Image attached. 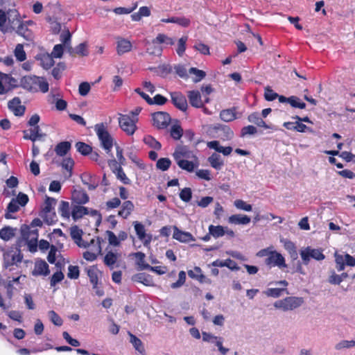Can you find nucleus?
<instances>
[{
    "label": "nucleus",
    "instance_id": "29",
    "mask_svg": "<svg viewBox=\"0 0 355 355\" xmlns=\"http://www.w3.org/2000/svg\"><path fill=\"white\" fill-rule=\"evenodd\" d=\"M228 222L235 225H248L250 223V218L247 215L234 214L229 217Z\"/></svg>",
    "mask_w": 355,
    "mask_h": 355
},
{
    "label": "nucleus",
    "instance_id": "34",
    "mask_svg": "<svg viewBox=\"0 0 355 355\" xmlns=\"http://www.w3.org/2000/svg\"><path fill=\"white\" fill-rule=\"evenodd\" d=\"M176 162L180 168L188 172H193L195 168L198 165L197 162L195 163L193 161H189L187 159H179L178 157L177 158Z\"/></svg>",
    "mask_w": 355,
    "mask_h": 355
},
{
    "label": "nucleus",
    "instance_id": "61",
    "mask_svg": "<svg viewBox=\"0 0 355 355\" xmlns=\"http://www.w3.org/2000/svg\"><path fill=\"white\" fill-rule=\"evenodd\" d=\"M176 73L182 78L187 79L189 76V71H187L184 66L178 64L174 67Z\"/></svg>",
    "mask_w": 355,
    "mask_h": 355
},
{
    "label": "nucleus",
    "instance_id": "47",
    "mask_svg": "<svg viewBox=\"0 0 355 355\" xmlns=\"http://www.w3.org/2000/svg\"><path fill=\"white\" fill-rule=\"evenodd\" d=\"M173 155L175 162H177L178 157L179 159H185L184 158L190 157L189 152L185 147H180L179 148H177L173 153Z\"/></svg>",
    "mask_w": 355,
    "mask_h": 355
},
{
    "label": "nucleus",
    "instance_id": "30",
    "mask_svg": "<svg viewBox=\"0 0 355 355\" xmlns=\"http://www.w3.org/2000/svg\"><path fill=\"white\" fill-rule=\"evenodd\" d=\"M80 178L83 183L87 186L89 190H94L98 187V182L95 180V177L90 173H85Z\"/></svg>",
    "mask_w": 355,
    "mask_h": 355
},
{
    "label": "nucleus",
    "instance_id": "9",
    "mask_svg": "<svg viewBox=\"0 0 355 355\" xmlns=\"http://www.w3.org/2000/svg\"><path fill=\"white\" fill-rule=\"evenodd\" d=\"M24 89H49V83L42 77L36 76L24 77Z\"/></svg>",
    "mask_w": 355,
    "mask_h": 355
},
{
    "label": "nucleus",
    "instance_id": "21",
    "mask_svg": "<svg viewBox=\"0 0 355 355\" xmlns=\"http://www.w3.org/2000/svg\"><path fill=\"white\" fill-rule=\"evenodd\" d=\"M134 227L138 238L143 241L144 245H148L151 241V236L146 235L144 225L135 221Z\"/></svg>",
    "mask_w": 355,
    "mask_h": 355
},
{
    "label": "nucleus",
    "instance_id": "59",
    "mask_svg": "<svg viewBox=\"0 0 355 355\" xmlns=\"http://www.w3.org/2000/svg\"><path fill=\"white\" fill-rule=\"evenodd\" d=\"M234 205L237 209L244 210L246 211H250L252 209V207L251 205L248 204L244 200H240V199L236 200L234 202Z\"/></svg>",
    "mask_w": 355,
    "mask_h": 355
},
{
    "label": "nucleus",
    "instance_id": "44",
    "mask_svg": "<svg viewBox=\"0 0 355 355\" xmlns=\"http://www.w3.org/2000/svg\"><path fill=\"white\" fill-rule=\"evenodd\" d=\"M14 55L19 62H23L26 59V53L24 49L23 44H17L14 51Z\"/></svg>",
    "mask_w": 355,
    "mask_h": 355
},
{
    "label": "nucleus",
    "instance_id": "48",
    "mask_svg": "<svg viewBox=\"0 0 355 355\" xmlns=\"http://www.w3.org/2000/svg\"><path fill=\"white\" fill-rule=\"evenodd\" d=\"M66 65L63 62H59L52 70V75L55 79L58 80L61 78L62 72L65 70Z\"/></svg>",
    "mask_w": 355,
    "mask_h": 355
},
{
    "label": "nucleus",
    "instance_id": "7",
    "mask_svg": "<svg viewBox=\"0 0 355 355\" xmlns=\"http://www.w3.org/2000/svg\"><path fill=\"white\" fill-rule=\"evenodd\" d=\"M71 217L74 221H76L86 215H91L92 216H98L101 218V215L98 211L89 209L80 205H71Z\"/></svg>",
    "mask_w": 355,
    "mask_h": 355
},
{
    "label": "nucleus",
    "instance_id": "14",
    "mask_svg": "<svg viewBox=\"0 0 355 355\" xmlns=\"http://www.w3.org/2000/svg\"><path fill=\"white\" fill-rule=\"evenodd\" d=\"M17 87V80L11 74L0 71V89H14Z\"/></svg>",
    "mask_w": 355,
    "mask_h": 355
},
{
    "label": "nucleus",
    "instance_id": "19",
    "mask_svg": "<svg viewBox=\"0 0 355 355\" xmlns=\"http://www.w3.org/2000/svg\"><path fill=\"white\" fill-rule=\"evenodd\" d=\"M171 100L173 105L182 111H186L188 107L186 98L180 92L171 93Z\"/></svg>",
    "mask_w": 355,
    "mask_h": 355
},
{
    "label": "nucleus",
    "instance_id": "26",
    "mask_svg": "<svg viewBox=\"0 0 355 355\" xmlns=\"http://www.w3.org/2000/svg\"><path fill=\"white\" fill-rule=\"evenodd\" d=\"M121 255L117 252L109 251L104 257V263L110 269H113L115 264L121 259Z\"/></svg>",
    "mask_w": 355,
    "mask_h": 355
},
{
    "label": "nucleus",
    "instance_id": "37",
    "mask_svg": "<svg viewBox=\"0 0 355 355\" xmlns=\"http://www.w3.org/2000/svg\"><path fill=\"white\" fill-rule=\"evenodd\" d=\"M17 229L9 226L3 227L0 230V238L3 241H9L15 236Z\"/></svg>",
    "mask_w": 355,
    "mask_h": 355
},
{
    "label": "nucleus",
    "instance_id": "28",
    "mask_svg": "<svg viewBox=\"0 0 355 355\" xmlns=\"http://www.w3.org/2000/svg\"><path fill=\"white\" fill-rule=\"evenodd\" d=\"M149 69L162 78L167 77L173 71L172 67L168 64H160L157 67H150Z\"/></svg>",
    "mask_w": 355,
    "mask_h": 355
},
{
    "label": "nucleus",
    "instance_id": "31",
    "mask_svg": "<svg viewBox=\"0 0 355 355\" xmlns=\"http://www.w3.org/2000/svg\"><path fill=\"white\" fill-rule=\"evenodd\" d=\"M134 207L135 206L131 201L126 200L123 203L118 215L123 218H127L134 210Z\"/></svg>",
    "mask_w": 355,
    "mask_h": 355
},
{
    "label": "nucleus",
    "instance_id": "23",
    "mask_svg": "<svg viewBox=\"0 0 355 355\" xmlns=\"http://www.w3.org/2000/svg\"><path fill=\"white\" fill-rule=\"evenodd\" d=\"M89 245H93L94 249L92 251H86L83 253V257L87 261H94L97 257V254L101 250V244L98 241H95L92 239L89 243Z\"/></svg>",
    "mask_w": 355,
    "mask_h": 355
},
{
    "label": "nucleus",
    "instance_id": "33",
    "mask_svg": "<svg viewBox=\"0 0 355 355\" xmlns=\"http://www.w3.org/2000/svg\"><path fill=\"white\" fill-rule=\"evenodd\" d=\"M248 121L256 124L259 127L264 128L266 129L271 128L270 125H267L265 121L261 119L258 112L250 114L248 117Z\"/></svg>",
    "mask_w": 355,
    "mask_h": 355
},
{
    "label": "nucleus",
    "instance_id": "38",
    "mask_svg": "<svg viewBox=\"0 0 355 355\" xmlns=\"http://www.w3.org/2000/svg\"><path fill=\"white\" fill-rule=\"evenodd\" d=\"M40 216L48 225H52L55 223L58 220L56 214L54 210L49 211H40Z\"/></svg>",
    "mask_w": 355,
    "mask_h": 355
},
{
    "label": "nucleus",
    "instance_id": "6",
    "mask_svg": "<svg viewBox=\"0 0 355 355\" xmlns=\"http://www.w3.org/2000/svg\"><path fill=\"white\" fill-rule=\"evenodd\" d=\"M22 259L23 254L17 248H12L3 254V263L6 267L17 265L21 262Z\"/></svg>",
    "mask_w": 355,
    "mask_h": 355
},
{
    "label": "nucleus",
    "instance_id": "51",
    "mask_svg": "<svg viewBox=\"0 0 355 355\" xmlns=\"http://www.w3.org/2000/svg\"><path fill=\"white\" fill-rule=\"evenodd\" d=\"M188 40L187 36H183L179 39L176 52L179 56H182L186 50V43Z\"/></svg>",
    "mask_w": 355,
    "mask_h": 355
},
{
    "label": "nucleus",
    "instance_id": "35",
    "mask_svg": "<svg viewBox=\"0 0 355 355\" xmlns=\"http://www.w3.org/2000/svg\"><path fill=\"white\" fill-rule=\"evenodd\" d=\"M87 273L89 278L90 282L93 285V288H96L98 284V275L100 271L97 267L93 266L87 269Z\"/></svg>",
    "mask_w": 355,
    "mask_h": 355
},
{
    "label": "nucleus",
    "instance_id": "62",
    "mask_svg": "<svg viewBox=\"0 0 355 355\" xmlns=\"http://www.w3.org/2000/svg\"><path fill=\"white\" fill-rule=\"evenodd\" d=\"M183 130L180 125H174L171 129V136L174 139H180L182 136Z\"/></svg>",
    "mask_w": 355,
    "mask_h": 355
},
{
    "label": "nucleus",
    "instance_id": "50",
    "mask_svg": "<svg viewBox=\"0 0 355 355\" xmlns=\"http://www.w3.org/2000/svg\"><path fill=\"white\" fill-rule=\"evenodd\" d=\"M286 291V293L288 294V292L286 291V288H268L266 291H265L263 293L265 295H266L268 297H279L282 295V293Z\"/></svg>",
    "mask_w": 355,
    "mask_h": 355
},
{
    "label": "nucleus",
    "instance_id": "52",
    "mask_svg": "<svg viewBox=\"0 0 355 355\" xmlns=\"http://www.w3.org/2000/svg\"><path fill=\"white\" fill-rule=\"evenodd\" d=\"M130 337V343L133 345L134 347L136 350L139 351V352L142 353L144 352V349L143 347V344L141 340L136 337L135 335L129 333Z\"/></svg>",
    "mask_w": 355,
    "mask_h": 355
},
{
    "label": "nucleus",
    "instance_id": "55",
    "mask_svg": "<svg viewBox=\"0 0 355 355\" xmlns=\"http://www.w3.org/2000/svg\"><path fill=\"white\" fill-rule=\"evenodd\" d=\"M171 162L168 158H160L157 160L156 166L157 168L164 171L169 168Z\"/></svg>",
    "mask_w": 355,
    "mask_h": 355
},
{
    "label": "nucleus",
    "instance_id": "16",
    "mask_svg": "<svg viewBox=\"0 0 355 355\" xmlns=\"http://www.w3.org/2000/svg\"><path fill=\"white\" fill-rule=\"evenodd\" d=\"M279 102L282 103H288L293 108H306V103L299 97L295 96H291L290 97L280 96Z\"/></svg>",
    "mask_w": 355,
    "mask_h": 355
},
{
    "label": "nucleus",
    "instance_id": "20",
    "mask_svg": "<svg viewBox=\"0 0 355 355\" xmlns=\"http://www.w3.org/2000/svg\"><path fill=\"white\" fill-rule=\"evenodd\" d=\"M173 237L175 240H178L182 243H189L190 241H194L195 238L193 236L188 232H184L179 230L176 226L173 227Z\"/></svg>",
    "mask_w": 355,
    "mask_h": 355
},
{
    "label": "nucleus",
    "instance_id": "1",
    "mask_svg": "<svg viewBox=\"0 0 355 355\" xmlns=\"http://www.w3.org/2000/svg\"><path fill=\"white\" fill-rule=\"evenodd\" d=\"M94 130L100 141L101 146L109 153L114 146V139L108 132L104 123H97L94 126Z\"/></svg>",
    "mask_w": 355,
    "mask_h": 355
},
{
    "label": "nucleus",
    "instance_id": "57",
    "mask_svg": "<svg viewBox=\"0 0 355 355\" xmlns=\"http://www.w3.org/2000/svg\"><path fill=\"white\" fill-rule=\"evenodd\" d=\"M334 257L337 270L343 271L345 269V256L336 252Z\"/></svg>",
    "mask_w": 355,
    "mask_h": 355
},
{
    "label": "nucleus",
    "instance_id": "41",
    "mask_svg": "<svg viewBox=\"0 0 355 355\" xmlns=\"http://www.w3.org/2000/svg\"><path fill=\"white\" fill-rule=\"evenodd\" d=\"M30 240L28 241V245L30 251L35 252L37 250V241L38 238L37 230H32L29 232Z\"/></svg>",
    "mask_w": 355,
    "mask_h": 355
},
{
    "label": "nucleus",
    "instance_id": "5",
    "mask_svg": "<svg viewBox=\"0 0 355 355\" xmlns=\"http://www.w3.org/2000/svg\"><path fill=\"white\" fill-rule=\"evenodd\" d=\"M300 254L304 265H308L311 258L317 261H322L325 258L321 249H315L309 246L301 250Z\"/></svg>",
    "mask_w": 355,
    "mask_h": 355
},
{
    "label": "nucleus",
    "instance_id": "43",
    "mask_svg": "<svg viewBox=\"0 0 355 355\" xmlns=\"http://www.w3.org/2000/svg\"><path fill=\"white\" fill-rule=\"evenodd\" d=\"M209 234L214 238L221 237L225 235L224 227L221 225H213L209 226Z\"/></svg>",
    "mask_w": 355,
    "mask_h": 355
},
{
    "label": "nucleus",
    "instance_id": "10",
    "mask_svg": "<svg viewBox=\"0 0 355 355\" xmlns=\"http://www.w3.org/2000/svg\"><path fill=\"white\" fill-rule=\"evenodd\" d=\"M265 263L270 267L277 266L281 269L287 267L285 258L277 251H272L270 254L269 257L266 259Z\"/></svg>",
    "mask_w": 355,
    "mask_h": 355
},
{
    "label": "nucleus",
    "instance_id": "12",
    "mask_svg": "<svg viewBox=\"0 0 355 355\" xmlns=\"http://www.w3.org/2000/svg\"><path fill=\"white\" fill-rule=\"evenodd\" d=\"M31 273L35 277H46L50 274L49 266L45 261L37 259L35 261L34 268Z\"/></svg>",
    "mask_w": 355,
    "mask_h": 355
},
{
    "label": "nucleus",
    "instance_id": "8",
    "mask_svg": "<svg viewBox=\"0 0 355 355\" xmlns=\"http://www.w3.org/2000/svg\"><path fill=\"white\" fill-rule=\"evenodd\" d=\"M10 26L12 29H16V33L23 37L28 42L33 41L34 34L31 30L28 28L27 25L24 23V21H21L20 19H17L12 21Z\"/></svg>",
    "mask_w": 355,
    "mask_h": 355
},
{
    "label": "nucleus",
    "instance_id": "46",
    "mask_svg": "<svg viewBox=\"0 0 355 355\" xmlns=\"http://www.w3.org/2000/svg\"><path fill=\"white\" fill-rule=\"evenodd\" d=\"M19 205L17 203V200H15V199L13 198L8 205L7 212L5 214V217L6 218H12V217L10 213H15L19 210Z\"/></svg>",
    "mask_w": 355,
    "mask_h": 355
},
{
    "label": "nucleus",
    "instance_id": "2",
    "mask_svg": "<svg viewBox=\"0 0 355 355\" xmlns=\"http://www.w3.org/2000/svg\"><path fill=\"white\" fill-rule=\"evenodd\" d=\"M304 302L303 297H287L284 299L276 301L274 303V306L284 311H288L300 307L303 304Z\"/></svg>",
    "mask_w": 355,
    "mask_h": 355
},
{
    "label": "nucleus",
    "instance_id": "45",
    "mask_svg": "<svg viewBox=\"0 0 355 355\" xmlns=\"http://www.w3.org/2000/svg\"><path fill=\"white\" fill-rule=\"evenodd\" d=\"M56 203V200L53 198L45 196V200L42 206L41 211H49L54 210V206Z\"/></svg>",
    "mask_w": 355,
    "mask_h": 355
},
{
    "label": "nucleus",
    "instance_id": "60",
    "mask_svg": "<svg viewBox=\"0 0 355 355\" xmlns=\"http://www.w3.org/2000/svg\"><path fill=\"white\" fill-rule=\"evenodd\" d=\"M192 197V191L190 188H184L181 190L180 193V199L186 202H188L191 200Z\"/></svg>",
    "mask_w": 355,
    "mask_h": 355
},
{
    "label": "nucleus",
    "instance_id": "15",
    "mask_svg": "<svg viewBox=\"0 0 355 355\" xmlns=\"http://www.w3.org/2000/svg\"><path fill=\"white\" fill-rule=\"evenodd\" d=\"M214 130L218 133V136L223 141L230 140L234 135L233 131L230 127L223 124H216Z\"/></svg>",
    "mask_w": 355,
    "mask_h": 355
},
{
    "label": "nucleus",
    "instance_id": "58",
    "mask_svg": "<svg viewBox=\"0 0 355 355\" xmlns=\"http://www.w3.org/2000/svg\"><path fill=\"white\" fill-rule=\"evenodd\" d=\"M116 177L120 180L124 184H130V180L126 176L121 166H119L116 171Z\"/></svg>",
    "mask_w": 355,
    "mask_h": 355
},
{
    "label": "nucleus",
    "instance_id": "17",
    "mask_svg": "<svg viewBox=\"0 0 355 355\" xmlns=\"http://www.w3.org/2000/svg\"><path fill=\"white\" fill-rule=\"evenodd\" d=\"M132 45L130 40L121 37H116V52L117 54L121 55L128 53L132 50Z\"/></svg>",
    "mask_w": 355,
    "mask_h": 355
},
{
    "label": "nucleus",
    "instance_id": "49",
    "mask_svg": "<svg viewBox=\"0 0 355 355\" xmlns=\"http://www.w3.org/2000/svg\"><path fill=\"white\" fill-rule=\"evenodd\" d=\"M144 142L149 147L155 150H159L162 147L161 144L150 135H147L144 138Z\"/></svg>",
    "mask_w": 355,
    "mask_h": 355
},
{
    "label": "nucleus",
    "instance_id": "25",
    "mask_svg": "<svg viewBox=\"0 0 355 355\" xmlns=\"http://www.w3.org/2000/svg\"><path fill=\"white\" fill-rule=\"evenodd\" d=\"M8 108L13 112L16 116H22L25 112V107L21 105V101L15 97L8 102Z\"/></svg>",
    "mask_w": 355,
    "mask_h": 355
},
{
    "label": "nucleus",
    "instance_id": "64",
    "mask_svg": "<svg viewBox=\"0 0 355 355\" xmlns=\"http://www.w3.org/2000/svg\"><path fill=\"white\" fill-rule=\"evenodd\" d=\"M48 315L51 321L56 326H61L63 323L62 318L54 311H50L48 313Z\"/></svg>",
    "mask_w": 355,
    "mask_h": 355
},
{
    "label": "nucleus",
    "instance_id": "18",
    "mask_svg": "<svg viewBox=\"0 0 355 355\" xmlns=\"http://www.w3.org/2000/svg\"><path fill=\"white\" fill-rule=\"evenodd\" d=\"M70 234L75 243L81 248L89 247V243L82 240L83 231L75 225L70 229Z\"/></svg>",
    "mask_w": 355,
    "mask_h": 355
},
{
    "label": "nucleus",
    "instance_id": "3",
    "mask_svg": "<svg viewBox=\"0 0 355 355\" xmlns=\"http://www.w3.org/2000/svg\"><path fill=\"white\" fill-rule=\"evenodd\" d=\"M212 90H191L188 97L190 103L196 107H201L209 102V95Z\"/></svg>",
    "mask_w": 355,
    "mask_h": 355
},
{
    "label": "nucleus",
    "instance_id": "4",
    "mask_svg": "<svg viewBox=\"0 0 355 355\" xmlns=\"http://www.w3.org/2000/svg\"><path fill=\"white\" fill-rule=\"evenodd\" d=\"M119 124L121 130L128 135H132L136 130L138 119H132L130 114H119Z\"/></svg>",
    "mask_w": 355,
    "mask_h": 355
},
{
    "label": "nucleus",
    "instance_id": "32",
    "mask_svg": "<svg viewBox=\"0 0 355 355\" xmlns=\"http://www.w3.org/2000/svg\"><path fill=\"white\" fill-rule=\"evenodd\" d=\"M189 76L193 83H198L204 79L206 76V72L203 70L198 69L196 67H191L189 69Z\"/></svg>",
    "mask_w": 355,
    "mask_h": 355
},
{
    "label": "nucleus",
    "instance_id": "53",
    "mask_svg": "<svg viewBox=\"0 0 355 355\" xmlns=\"http://www.w3.org/2000/svg\"><path fill=\"white\" fill-rule=\"evenodd\" d=\"M64 278V275L62 271H57L50 278L51 286L54 287L55 285L61 282Z\"/></svg>",
    "mask_w": 355,
    "mask_h": 355
},
{
    "label": "nucleus",
    "instance_id": "22",
    "mask_svg": "<svg viewBox=\"0 0 355 355\" xmlns=\"http://www.w3.org/2000/svg\"><path fill=\"white\" fill-rule=\"evenodd\" d=\"M241 114L237 112L236 108L235 107L223 110L220 112V118L225 122H231L241 117Z\"/></svg>",
    "mask_w": 355,
    "mask_h": 355
},
{
    "label": "nucleus",
    "instance_id": "13",
    "mask_svg": "<svg viewBox=\"0 0 355 355\" xmlns=\"http://www.w3.org/2000/svg\"><path fill=\"white\" fill-rule=\"evenodd\" d=\"M17 87V80L11 74L0 71V89H14Z\"/></svg>",
    "mask_w": 355,
    "mask_h": 355
},
{
    "label": "nucleus",
    "instance_id": "36",
    "mask_svg": "<svg viewBox=\"0 0 355 355\" xmlns=\"http://www.w3.org/2000/svg\"><path fill=\"white\" fill-rule=\"evenodd\" d=\"M58 212L62 218L69 219L71 216V209L69 202L67 201H61L58 207Z\"/></svg>",
    "mask_w": 355,
    "mask_h": 355
},
{
    "label": "nucleus",
    "instance_id": "63",
    "mask_svg": "<svg viewBox=\"0 0 355 355\" xmlns=\"http://www.w3.org/2000/svg\"><path fill=\"white\" fill-rule=\"evenodd\" d=\"M80 275L79 268L77 266H69L68 268L67 276L70 279H76Z\"/></svg>",
    "mask_w": 355,
    "mask_h": 355
},
{
    "label": "nucleus",
    "instance_id": "27",
    "mask_svg": "<svg viewBox=\"0 0 355 355\" xmlns=\"http://www.w3.org/2000/svg\"><path fill=\"white\" fill-rule=\"evenodd\" d=\"M37 60L40 62V65L45 69L51 68L54 64L53 55L48 53L37 55Z\"/></svg>",
    "mask_w": 355,
    "mask_h": 355
},
{
    "label": "nucleus",
    "instance_id": "40",
    "mask_svg": "<svg viewBox=\"0 0 355 355\" xmlns=\"http://www.w3.org/2000/svg\"><path fill=\"white\" fill-rule=\"evenodd\" d=\"M208 161L210 165L215 169H220L223 165L220 156L216 153H213L209 158Z\"/></svg>",
    "mask_w": 355,
    "mask_h": 355
},
{
    "label": "nucleus",
    "instance_id": "39",
    "mask_svg": "<svg viewBox=\"0 0 355 355\" xmlns=\"http://www.w3.org/2000/svg\"><path fill=\"white\" fill-rule=\"evenodd\" d=\"M71 148V144L68 141L59 143L55 148L56 154L59 156L65 155Z\"/></svg>",
    "mask_w": 355,
    "mask_h": 355
},
{
    "label": "nucleus",
    "instance_id": "42",
    "mask_svg": "<svg viewBox=\"0 0 355 355\" xmlns=\"http://www.w3.org/2000/svg\"><path fill=\"white\" fill-rule=\"evenodd\" d=\"M167 45H173L175 42L173 38L168 37L164 34H158L157 36L153 40V44H163Z\"/></svg>",
    "mask_w": 355,
    "mask_h": 355
},
{
    "label": "nucleus",
    "instance_id": "56",
    "mask_svg": "<svg viewBox=\"0 0 355 355\" xmlns=\"http://www.w3.org/2000/svg\"><path fill=\"white\" fill-rule=\"evenodd\" d=\"M29 139L35 141L37 139H41L44 135L40 133V128L38 125L34 126L30 130Z\"/></svg>",
    "mask_w": 355,
    "mask_h": 355
},
{
    "label": "nucleus",
    "instance_id": "24",
    "mask_svg": "<svg viewBox=\"0 0 355 355\" xmlns=\"http://www.w3.org/2000/svg\"><path fill=\"white\" fill-rule=\"evenodd\" d=\"M72 204L83 205L89 200L87 193L82 190H75L71 195Z\"/></svg>",
    "mask_w": 355,
    "mask_h": 355
},
{
    "label": "nucleus",
    "instance_id": "54",
    "mask_svg": "<svg viewBox=\"0 0 355 355\" xmlns=\"http://www.w3.org/2000/svg\"><path fill=\"white\" fill-rule=\"evenodd\" d=\"M76 147L77 150L84 155H89L92 152V147L83 142H77Z\"/></svg>",
    "mask_w": 355,
    "mask_h": 355
},
{
    "label": "nucleus",
    "instance_id": "11",
    "mask_svg": "<svg viewBox=\"0 0 355 355\" xmlns=\"http://www.w3.org/2000/svg\"><path fill=\"white\" fill-rule=\"evenodd\" d=\"M153 125L159 129L166 128L171 121L169 114L164 112H157L153 114Z\"/></svg>",
    "mask_w": 355,
    "mask_h": 355
}]
</instances>
